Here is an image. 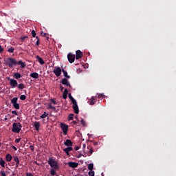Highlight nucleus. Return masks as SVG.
Here are the masks:
<instances>
[{
	"label": "nucleus",
	"instance_id": "f257e3e1",
	"mask_svg": "<svg viewBox=\"0 0 176 176\" xmlns=\"http://www.w3.org/2000/svg\"><path fill=\"white\" fill-rule=\"evenodd\" d=\"M21 127H23V125H21V123L20 122H14L12 124V133H20L21 130Z\"/></svg>",
	"mask_w": 176,
	"mask_h": 176
},
{
	"label": "nucleus",
	"instance_id": "f03ea898",
	"mask_svg": "<svg viewBox=\"0 0 176 176\" xmlns=\"http://www.w3.org/2000/svg\"><path fill=\"white\" fill-rule=\"evenodd\" d=\"M6 64L10 68H13L14 66L17 65V60L14 58H8L6 59Z\"/></svg>",
	"mask_w": 176,
	"mask_h": 176
},
{
	"label": "nucleus",
	"instance_id": "7ed1b4c3",
	"mask_svg": "<svg viewBox=\"0 0 176 176\" xmlns=\"http://www.w3.org/2000/svg\"><path fill=\"white\" fill-rule=\"evenodd\" d=\"M48 164H50V167H52V168H54L55 170H58V168H59L58 163H57L54 160V158H53V157L49 158Z\"/></svg>",
	"mask_w": 176,
	"mask_h": 176
},
{
	"label": "nucleus",
	"instance_id": "20e7f679",
	"mask_svg": "<svg viewBox=\"0 0 176 176\" xmlns=\"http://www.w3.org/2000/svg\"><path fill=\"white\" fill-rule=\"evenodd\" d=\"M61 68L60 67H55L53 71L56 76L58 77L61 75Z\"/></svg>",
	"mask_w": 176,
	"mask_h": 176
},
{
	"label": "nucleus",
	"instance_id": "39448f33",
	"mask_svg": "<svg viewBox=\"0 0 176 176\" xmlns=\"http://www.w3.org/2000/svg\"><path fill=\"white\" fill-rule=\"evenodd\" d=\"M60 128L63 130V134L65 135H67V133L68 131V125L63 123H60Z\"/></svg>",
	"mask_w": 176,
	"mask_h": 176
},
{
	"label": "nucleus",
	"instance_id": "423d86ee",
	"mask_svg": "<svg viewBox=\"0 0 176 176\" xmlns=\"http://www.w3.org/2000/svg\"><path fill=\"white\" fill-rule=\"evenodd\" d=\"M67 58H68L69 63H70V64H72V63L75 61V55L71 53H69L67 55Z\"/></svg>",
	"mask_w": 176,
	"mask_h": 176
},
{
	"label": "nucleus",
	"instance_id": "0eeeda50",
	"mask_svg": "<svg viewBox=\"0 0 176 176\" xmlns=\"http://www.w3.org/2000/svg\"><path fill=\"white\" fill-rule=\"evenodd\" d=\"M72 104L74 111L78 115V113H79V107H78V103L76 102H74Z\"/></svg>",
	"mask_w": 176,
	"mask_h": 176
},
{
	"label": "nucleus",
	"instance_id": "6e6552de",
	"mask_svg": "<svg viewBox=\"0 0 176 176\" xmlns=\"http://www.w3.org/2000/svg\"><path fill=\"white\" fill-rule=\"evenodd\" d=\"M17 80L14 79H10V85L11 86L12 89H14L17 86Z\"/></svg>",
	"mask_w": 176,
	"mask_h": 176
},
{
	"label": "nucleus",
	"instance_id": "1a4fd4ad",
	"mask_svg": "<svg viewBox=\"0 0 176 176\" xmlns=\"http://www.w3.org/2000/svg\"><path fill=\"white\" fill-rule=\"evenodd\" d=\"M83 57V53H82V51L77 50L76 52V60H79V58H82Z\"/></svg>",
	"mask_w": 176,
	"mask_h": 176
},
{
	"label": "nucleus",
	"instance_id": "9d476101",
	"mask_svg": "<svg viewBox=\"0 0 176 176\" xmlns=\"http://www.w3.org/2000/svg\"><path fill=\"white\" fill-rule=\"evenodd\" d=\"M68 166L72 167V168H76V167H78V166H79V164H78L76 162H70L68 163Z\"/></svg>",
	"mask_w": 176,
	"mask_h": 176
},
{
	"label": "nucleus",
	"instance_id": "9b49d317",
	"mask_svg": "<svg viewBox=\"0 0 176 176\" xmlns=\"http://www.w3.org/2000/svg\"><path fill=\"white\" fill-rule=\"evenodd\" d=\"M62 85H65V86H69L71 87V84H69V81L67 78H63L61 81Z\"/></svg>",
	"mask_w": 176,
	"mask_h": 176
},
{
	"label": "nucleus",
	"instance_id": "f8f14e48",
	"mask_svg": "<svg viewBox=\"0 0 176 176\" xmlns=\"http://www.w3.org/2000/svg\"><path fill=\"white\" fill-rule=\"evenodd\" d=\"M36 58H37L38 63H40L41 65H43V64H45V60H43V59L41 58V56H39L38 55L36 56Z\"/></svg>",
	"mask_w": 176,
	"mask_h": 176
},
{
	"label": "nucleus",
	"instance_id": "ddd939ff",
	"mask_svg": "<svg viewBox=\"0 0 176 176\" xmlns=\"http://www.w3.org/2000/svg\"><path fill=\"white\" fill-rule=\"evenodd\" d=\"M64 145H65V146H72V141H71V140H67L64 142Z\"/></svg>",
	"mask_w": 176,
	"mask_h": 176
},
{
	"label": "nucleus",
	"instance_id": "4468645a",
	"mask_svg": "<svg viewBox=\"0 0 176 176\" xmlns=\"http://www.w3.org/2000/svg\"><path fill=\"white\" fill-rule=\"evenodd\" d=\"M31 78H33V79H38L39 78V74L36 72L32 73L30 74Z\"/></svg>",
	"mask_w": 176,
	"mask_h": 176
},
{
	"label": "nucleus",
	"instance_id": "2eb2a0df",
	"mask_svg": "<svg viewBox=\"0 0 176 176\" xmlns=\"http://www.w3.org/2000/svg\"><path fill=\"white\" fill-rule=\"evenodd\" d=\"M34 127L36 130V131H38L40 127H41V124L38 122H35L34 124Z\"/></svg>",
	"mask_w": 176,
	"mask_h": 176
},
{
	"label": "nucleus",
	"instance_id": "dca6fc26",
	"mask_svg": "<svg viewBox=\"0 0 176 176\" xmlns=\"http://www.w3.org/2000/svg\"><path fill=\"white\" fill-rule=\"evenodd\" d=\"M67 97H68V89H65V91H64L63 95V98H64V100H67Z\"/></svg>",
	"mask_w": 176,
	"mask_h": 176
},
{
	"label": "nucleus",
	"instance_id": "f3484780",
	"mask_svg": "<svg viewBox=\"0 0 176 176\" xmlns=\"http://www.w3.org/2000/svg\"><path fill=\"white\" fill-rule=\"evenodd\" d=\"M17 65H21V68H25V63H23L22 60L17 62Z\"/></svg>",
	"mask_w": 176,
	"mask_h": 176
},
{
	"label": "nucleus",
	"instance_id": "a211bd4d",
	"mask_svg": "<svg viewBox=\"0 0 176 176\" xmlns=\"http://www.w3.org/2000/svg\"><path fill=\"white\" fill-rule=\"evenodd\" d=\"M62 72H63L64 76H65V78H67V79H70V78H71V76H70L69 75H68V72H67V71L63 69V70H62Z\"/></svg>",
	"mask_w": 176,
	"mask_h": 176
},
{
	"label": "nucleus",
	"instance_id": "6ab92c4d",
	"mask_svg": "<svg viewBox=\"0 0 176 176\" xmlns=\"http://www.w3.org/2000/svg\"><path fill=\"white\" fill-rule=\"evenodd\" d=\"M6 159L7 162H11L12 161V155L10 154H7L6 156Z\"/></svg>",
	"mask_w": 176,
	"mask_h": 176
},
{
	"label": "nucleus",
	"instance_id": "aec40b11",
	"mask_svg": "<svg viewBox=\"0 0 176 176\" xmlns=\"http://www.w3.org/2000/svg\"><path fill=\"white\" fill-rule=\"evenodd\" d=\"M69 98L72 101V103L76 102V100H75V98H74V97H72V95H71V94H69Z\"/></svg>",
	"mask_w": 176,
	"mask_h": 176
},
{
	"label": "nucleus",
	"instance_id": "412c9836",
	"mask_svg": "<svg viewBox=\"0 0 176 176\" xmlns=\"http://www.w3.org/2000/svg\"><path fill=\"white\" fill-rule=\"evenodd\" d=\"M14 78H15V79H20V78H21V74H20V73H15Z\"/></svg>",
	"mask_w": 176,
	"mask_h": 176
},
{
	"label": "nucleus",
	"instance_id": "4be33fe9",
	"mask_svg": "<svg viewBox=\"0 0 176 176\" xmlns=\"http://www.w3.org/2000/svg\"><path fill=\"white\" fill-rule=\"evenodd\" d=\"M94 168V165L93 164H89L88 165V170H89V171H93Z\"/></svg>",
	"mask_w": 176,
	"mask_h": 176
},
{
	"label": "nucleus",
	"instance_id": "5701e85b",
	"mask_svg": "<svg viewBox=\"0 0 176 176\" xmlns=\"http://www.w3.org/2000/svg\"><path fill=\"white\" fill-rule=\"evenodd\" d=\"M17 100H19V98H14L11 100V104H16Z\"/></svg>",
	"mask_w": 176,
	"mask_h": 176
},
{
	"label": "nucleus",
	"instance_id": "b1692460",
	"mask_svg": "<svg viewBox=\"0 0 176 176\" xmlns=\"http://www.w3.org/2000/svg\"><path fill=\"white\" fill-rule=\"evenodd\" d=\"M87 148L89 149V152L91 153L88 156H91V155H93V152H94V148L91 146H88Z\"/></svg>",
	"mask_w": 176,
	"mask_h": 176
},
{
	"label": "nucleus",
	"instance_id": "393cba45",
	"mask_svg": "<svg viewBox=\"0 0 176 176\" xmlns=\"http://www.w3.org/2000/svg\"><path fill=\"white\" fill-rule=\"evenodd\" d=\"M13 107L15 109H20V104L19 103H14Z\"/></svg>",
	"mask_w": 176,
	"mask_h": 176
},
{
	"label": "nucleus",
	"instance_id": "a878e982",
	"mask_svg": "<svg viewBox=\"0 0 176 176\" xmlns=\"http://www.w3.org/2000/svg\"><path fill=\"white\" fill-rule=\"evenodd\" d=\"M5 160H3L2 158H1L0 160V165L1 166V167H5Z\"/></svg>",
	"mask_w": 176,
	"mask_h": 176
},
{
	"label": "nucleus",
	"instance_id": "bb28decb",
	"mask_svg": "<svg viewBox=\"0 0 176 176\" xmlns=\"http://www.w3.org/2000/svg\"><path fill=\"white\" fill-rule=\"evenodd\" d=\"M47 114L46 112H44L43 115L41 116V119H45L47 116Z\"/></svg>",
	"mask_w": 176,
	"mask_h": 176
},
{
	"label": "nucleus",
	"instance_id": "cd10ccee",
	"mask_svg": "<svg viewBox=\"0 0 176 176\" xmlns=\"http://www.w3.org/2000/svg\"><path fill=\"white\" fill-rule=\"evenodd\" d=\"M8 53H14V48L13 47H11L8 50Z\"/></svg>",
	"mask_w": 176,
	"mask_h": 176
},
{
	"label": "nucleus",
	"instance_id": "c85d7f7f",
	"mask_svg": "<svg viewBox=\"0 0 176 176\" xmlns=\"http://www.w3.org/2000/svg\"><path fill=\"white\" fill-rule=\"evenodd\" d=\"M68 119L69 120H74V114L72 113L69 114Z\"/></svg>",
	"mask_w": 176,
	"mask_h": 176
},
{
	"label": "nucleus",
	"instance_id": "c756f323",
	"mask_svg": "<svg viewBox=\"0 0 176 176\" xmlns=\"http://www.w3.org/2000/svg\"><path fill=\"white\" fill-rule=\"evenodd\" d=\"M65 150L67 151V152H71V151H74V148L71 146L67 147L64 148Z\"/></svg>",
	"mask_w": 176,
	"mask_h": 176
},
{
	"label": "nucleus",
	"instance_id": "7c9ffc66",
	"mask_svg": "<svg viewBox=\"0 0 176 176\" xmlns=\"http://www.w3.org/2000/svg\"><path fill=\"white\" fill-rule=\"evenodd\" d=\"M50 174L52 175H56V170L54 168L51 169Z\"/></svg>",
	"mask_w": 176,
	"mask_h": 176
},
{
	"label": "nucleus",
	"instance_id": "2f4dec72",
	"mask_svg": "<svg viewBox=\"0 0 176 176\" xmlns=\"http://www.w3.org/2000/svg\"><path fill=\"white\" fill-rule=\"evenodd\" d=\"M24 87H25L24 86V84H19V85H18V89H24Z\"/></svg>",
	"mask_w": 176,
	"mask_h": 176
},
{
	"label": "nucleus",
	"instance_id": "473e14b6",
	"mask_svg": "<svg viewBox=\"0 0 176 176\" xmlns=\"http://www.w3.org/2000/svg\"><path fill=\"white\" fill-rule=\"evenodd\" d=\"M96 99L94 98V96H92L91 97V102H90V105H94V100H95Z\"/></svg>",
	"mask_w": 176,
	"mask_h": 176
},
{
	"label": "nucleus",
	"instance_id": "72a5a7b5",
	"mask_svg": "<svg viewBox=\"0 0 176 176\" xmlns=\"http://www.w3.org/2000/svg\"><path fill=\"white\" fill-rule=\"evenodd\" d=\"M25 98H27V97L25 96V95H21L20 96V100H22V101H24V100H25Z\"/></svg>",
	"mask_w": 176,
	"mask_h": 176
},
{
	"label": "nucleus",
	"instance_id": "f704fd0d",
	"mask_svg": "<svg viewBox=\"0 0 176 176\" xmlns=\"http://www.w3.org/2000/svg\"><path fill=\"white\" fill-rule=\"evenodd\" d=\"M41 36H44L45 38H47V34H46L43 32H41Z\"/></svg>",
	"mask_w": 176,
	"mask_h": 176
},
{
	"label": "nucleus",
	"instance_id": "c9c22d12",
	"mask_svg": "<svg viewBox=\"0 0 176 176\" xmlns=\"http://www.w3.org/2000/svg\"><path fill=\"white\" fill-rule=\"evenodd\" d=\"M36 39H37V41L36 42V46H39V45H40L39 38L38 36H36Z\"/></svg>",
	"mask_w": 176,
	"mask_h": 176
},
{
	"label": "nucleus",
	"instance_id": "e433bc0d",
	"mask_svg": "<svg viewBox=\"0 0 176 176\" xmlns=\"http://www.w3.org/2000/svg\"><path fill=\"white\" fill-rule=\"evenodd\" d=\"M31 34L33 38H35V36H36V32H35V30H32Z\"/></svg>",
	"mask_w": 176,
	"mask_h": 176
},
{
	"label": "nucleus",
	"instance_id": "4c0bfd02",
	"mask_svg": "<svg viewBox=\"0 0 176 176\" xmlns=\"http://www.w3.org/2000/svg\"><path fill=\"white\" fill-rule=\"evenodd\" d=\"M14 161L15 162V163L20 162V160H19V157H14Z\"/></svg>",
	"mask_w": 176,
	"mask_h": 176
},
{
	"label": "nucleus",
	"instance_id": "58836bf2",
	"mask_svg": "<svg viewBox=\"0 0 176 176\" xmlns=\"http://www.w3.org/2000/svg\"><path fill=\"white\" fill-rule=\"evenodd\" d=\"M27 38H28V36H23L21 38V40L22 42H24V41H25V39H27Z\"/></svg>",
	"mask_w": 176,
	"mask_h": 176
},
{
	"label": "nucleus",
	"instance_id": "ea45409f",
	"mask_svg": "<svg viewBox=\"0 0 176 176\" xmlns=\"http://www.w3.org/2000/svg\"><path fill=\"white\" fill-rule=\"evenodd\" d=\"M49 108L50 109H54V111H56V107L54 106H52V104L49 105Z\"/></svg>",
	"mask_w": 176,
	"mask_h": 176
},
{
	"label": "nucleus",
	"instance_id": "a19ab883",
	"mask_svg": "<svg viewBox=\"0 0 176 176\" xmlns=\"http://www.w3.org/2000/svg\"><path fill=\"white\" fill-rule=\"evenodd\" d=\"M88 174L89 176H94V171L91 170L88 173Z\"/></svg>",
	"mask_w": 176,
	"mask_h": 176
},
{
	"label": "nucleus",
	"instance_id": "79ce46f5",
	"mask_svg": "<svg viewBox=\"0 0 176 176\" xmlns=\"http://www.w3.org/2000/svg\"><path fill=\"white\" fill-rule=\"evenodd\" d=\"M80 122H81V124H82V126H86V122L83 119H82Z\"/></svg>",
	"mask_w": 176,
	"mask_h": 176
},
{
	"label": "nucleus",
	"instance_id": "37998d69",
	"mask_svg": "<svg viewBox=\"0 0 176 176\" xmlns=\"http://www.w3.org/2000/svg\"><path fill=\"white\" fill-rule=\"evenodd\" d=\"M63 151L66 153L67 156H69V151H66L65 148H63Z\"/></svg>",
	"mask_w": 176,
	"mask_h": 176
},
{
	"label": "nucleus",
	"instance_id": "c03bdc74",
	"mask_svg": "<svg viewBox=\"0 0 176 176\" xmlns=\"http://www.w3.org/2000/svg\"><path fill=\"white\" fill-rule=\"evenodd\" d=\"M1 175H2V176H6V173H5V171L1 170Z\"/></svg>",
	"mask_w": 176,
	"mask_h": 176
},
{
	"label": "nucleus",
	"instance_id": "a18cd8bd",
	"mask_svg": "<svg viewBox=\"0 0 176 176\" xmlns=\"http://www.w3.org/2000/svg\"><path fill=\"white\" fill-rule=\"evenodd\" d=\"M21 140V138L16 139V140H15V142H16V144H19V142H20Z\"/></svg>",
	"mask_w": 176,
	"mask_h": 176
},
{
	"label": "nucleus",
	"instance_id": "49530a36",
	"mask_svg": "<svg viewBox=\"0 0 176 176\" xmlns=\"http://www.w3.org/2000/svg\"><path fill=\"white\" fill-rule=\"evenodd\" d=\"M12 113L13 115H16V116H17V115H18L17 111H12Z\"/></svg>",
	"mask_w": 176,
	"mask_h": 176
},
{
	"label": "nucleus",
	"instance_id": "de8ad7c7",
	"mask_svg": "<svg viewBox=\"0 0 176 176\" xmlns=\"http://www.w3.org/2000/svg\"><path fill=\"white\" fill-rule=\"evenodd\" d=\"M19 164H20V161H19L18 162H16L15 166L16 168L17 167H19Z\"/></svg>",
	"mask_w": 176,
	"mask_h": 176
},
{
	"label": "nucleus",
	"instance_id": "09e8293b",
	"mask_svg": "<svg viewBox=\"0 0 176 176\" xmlns=\"http://www.w3.org/2000/svg\"><path fill=\"white\" fill-rule=\"evenodd\" d=\"M3 52V48L2 47V45H0V53H2Z\"/></svg>",
	"mask_w": 176,
	"mask_h": 176
},
{
	"label": "nucleus",
	"instance_id": "8fccbe9b",
	"mask_svg": "<svg viewBox=\"0 0 176 176\" xmlns=\"http://www.w3.org/2000/svg\"><path fill=\"white\" fill-rule=\"evenodd\" d=\"M52 102L54 104V105H56V104H57V102H56V100H54V99H52Z\"/></svg>",
	"mask_w": 176,
	"mask_h": 176
},
{
	"label": "nucleus",
	"instance_id": "3c124183",
	"mask_svg": "<svg viewBox=\"0 0 176 176\" xmlns=\"http://www.w3.org/2000/svg\"><path fill=\"white\" fill-rule=\"evenodd\" d=\"M79 149H80V147H79V146H76L75 151H79Z\"/></svg>",
	"mask_w": 176,
	"mask_h": 176
},
{
	"label": "nucleus",
	"instance_id": "603ef678",
	"mask_svg": "<svg viewBox=\"0 0 176 176\" xmlns=\"http://www.w3.org/2000/svg\"><path fill=\"white\" fill-rule=\"evenodd\" d=\"M12 149H14V151H17V148L14 146H12Z\"/></svg>",
	"mask_w": 176,
	"mask_h": 176
},
{
	"label": "nucleus",
	"instance_id": "864d4df0",
	"mask_svg": "<svg viewBox=\"0 0 176 176\" xmlns=\"http://www.w3.org/2000/svg\"><path fill=\"white\" fill-rule=\"evenodd\" d=\"M30 148L31 151H34V146H30Z\"/></svg>",
	"mask_w": 176,
	"mask_h": 176
},
{
	"label": "nucleus",
	"instance_id": "5fc2aeb1",
	"mask_svg": "<svg viewBox=\"0 0 176 176\" xmlns=\"http://www.w3.org/2000/svg\"><path fill=\"white\" fill-rule=\"evenodd\" d=\"M82 156H83V155L82 153H80L77 157H78V159H79Z\"/></svg>",
	"mask_w": 176,
	"mask_h": 176
},
{
	"label": "nucleus",
	"instance_id": "6e6d98bb",
	"mask_svg": "<svg viewBox=\"0 0 176 176\" xmlns=\"http://www.w3.org/2000/svg\"><path fill=\"white\" fill-rule=\"evenodd\" d=\"M63 90H64V87L60 85V91H63Z\"/></svg>",
	"mask_w": 176,
	"mask_h": 176
},
{
	"label": "nucleus",
	"instance_id": "4d7b16f0",
	"mask_svg": "<svg viewBox=\"0 0 176 176\" xmlns=\"http://www.w3.org/2000/svg\"><path fill=\"white\" fill-rule=\"evenodd\" d=\"M73 124H78V122H76V121H73Z\"/></svg>",
	"mask_w": 176,
	"mask_h": 176
},
{
	"label": "nucleus",
	"instance_id": "13d9d810",
	"mask_svg": "<svg viewBox=\"0 0 176 176\" xmlns=\"http://www.w3.org/2000/svg\"><path fill=\"white\" fill-rule=\"evenodd\" d=\"M102 96H104L102 94H101L100 95H99V97H102Z\"/></svg>",
	"mask_w": 176,
	"mask_h": 176
},
{
	"label": "nucleus",
	"instance_id": "bf43d9fd",
	"mask_svg": "<svg viewBox=\"0 0 176 176\" xmlns=\"http://www.w3.org/2000/svg\"><path fill=\"white\" fill-rule=\"evenodd\" d=\"M83 148H86V144H83Z\"/></svg>",
	"mask_w": 176,
	"mask_h": 176
},
{
	"label": "nucleus",
	"instance_id": "052dcab7",
	"mask_svg": "<svg viewBox=\"0 0 176 176\" xmlns=\"http://www.w3.org/2000/svg\"><path fill=\"white\" fill-rule=\"evenodd\" d=\"M47 39H49V37H47Z\"/></svg>",
	"mask_w": 176,
	"mask_h": 176
},
{
	"label": "nucleus",
	"instance_id": "680f3d73",
	"mask_svg": "<svg viewBox=\"0 0 176 176\" xmlns=\"http://www.w3.org/2000/svg\"><path fill=\"white\" fill-rule=\"evenodd\" d=\"M76 119H78V117H76Z\"/></svg>",
	"mask_w": 176,
	"mask_h": 176
},
{
	"label": "nucleus",
	"instance_id": "e2e57ef3",
	"mask_svg": "<svg viewBox=\"0 0 176 176\" xmlns=\"http://www.w3.org/2000/svg\"><path fill=\"white\" fill-rule=\"evenodd\" d=\"M0 146H1V142H0Z\"/></svg>",
	"mask_w": 176,
	"mask_h": 176
},
{
	"label": "nucleus",
	"instance_id": "0e129e2a",
	"mask_svg": "<svg viewBox=\"0 0 176 176\" xmlns=\"http://www.w3.org/2000/svg\"><path fill=\"white\" fill-rule=\"evenodd\" d=\"M0 60H1V57H0Z\"/></svg>",
	"mask_w": 176,
	"mask_h": 176
}]
</instances>
